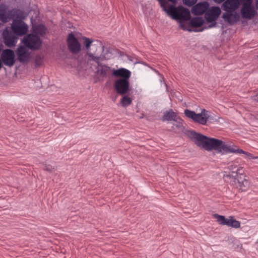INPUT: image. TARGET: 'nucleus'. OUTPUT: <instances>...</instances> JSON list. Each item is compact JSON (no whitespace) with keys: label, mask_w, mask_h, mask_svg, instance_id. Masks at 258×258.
Returning a JSON list of instances; mask_svg holds the SVG:
<instances>
[{"label":"nucleus","mask_w":258,"mask_h":258,"mask_svg":"<svg viewBox=\"0 0 258 258\" xmlns=\"http://www.w3.org/2000/svg\"><path fill=\"white\" fill-rule=\"evenodd\" d=\"M23 14L24 12L20 9H9V6L6 4L2 3L0 5V21L3 23H7L17 16L20 17Z\"/></svg>","instance_id":"20e7f679"},{"label":"nucleus","mask_w":258,"mask_h":258,"mask_svg":"<svg viewBox=\"0 0 258 258\" xmlns=\"http://www.w3.org/2000/svg\"><path fill=\"white\" fill-rule=\"evenodd\" d=\"M188 137L199 147L211 151L214 138H209L194 131L187 132Z\"/></svg>","instance_id":"7ed1b4c3"},{"label":"nucleus","mask_w":258,"mask_h":258,"mask_svg":"<svg viewBox=\"0 0 258 258\" xmlns=\"http://www.w3.org/2000/svg\"><path fill=\"white\" fill-rule=\"evenodd\" d=\"M41 167L44 170H46L50 172H52L55 170L54 167H52L50 165L43 164Z\"/></svg>","instance_id":"c756f323"},{"label":"nucleus","mask_w":258,"mask_h":258,"mask_svg":"<svg viewBox=\"0 0 258 258\" xmlns=\"http://www.w3.org/2000/svg\"><path fill=\"white\" fill-rule=\"evenodd\" d=\"M84 44L87 50L86 55L88 56V61H98L102 59V56H99L100 52H103L104 46L100 41H97L96 44H93V40L89 38L83 37Z\"/></svg>","instance_id":"f257e3e1"},{"label":"nucleus","mask_w":258,"mask_h":258,"mask_svg":"<svg viewBox=\"0 0 258 258\" xmlns=\"http://www.w3.org/2000/svg\"><path fill=\"white\" fill-rule=\"evenodd\" d=\"M214 217L220 225H227L228 227H231L234 228H238L240 226V222L233 219L232 217L226 218L225 216L219 215L217 214H214Z\"/></svg>","instance_id":"1a4fd4ad"},{"label":"nucleus","mask_w":258,"mask_h":258,"mask_svg":"<svg viewBox=\"0 0 258 258\" xmlns=\"http://www.w3.org/2000/svg\"><path fill=\"white\" fill-rule=\"evenodd\" d=\"M21 42L29 49L33 50H38L42 45V40L39 36L30 33L25 35Z\"/></svg>","instance_id":"423d86ee"},{"label":"nucleus","mask_w":258,"mask_h":258,"mask_svg":"<svg viewBox=\"0 0 258 258\" xmlns=\"http://www.w3.org/2000/svg\"><path fill=\"white\" fill-rule=\"evenodd\" d=\"M3 38L5 44L9 47L15 46L18 40L17 36L7 30L4 31Z\"/></svg>","instance_id":"f3484780"},{"label":"nucleus","mask_w":258,"mask_h":258,"mask_svg":"<svg viewBox=\"0 0 258 258\" xmlns=\"http://www.w3.org/2000/svg\"><path fill=\"white\" fill-rule=\"evenodd\" d=\"M174 121L175 122L172 126V130L175 131V132L182 131L184 129L183 120L178 116Z\"/></svg>","instance_id":"b1692460"},{"label":"nucleus","mask_w":258,"mask_h":258,"mask_svg":"<svg viewBox=\"0 0 258 258\" xmlns=\"http://www.w3.org/2000/svg\"><path fill=\"white\" fill-rule=\"evenodd\" d=\"M112 74L117 77H121L120 79L129 80L131 76V72L127 69L120 68L117 70L112 69Z\"/></svg>","instance_id":"aec40b11"},{"label":"nucleus","mask_w":258,"mask_h":258,"mask_svg":"<svg viewBox=\"0 0 258 258\" xmlns=\"http://www.w3.org/2000/svg\"><path fill=\"white\" fill-rule=\"evenodd\" d=\"M47 28L43 24H36L32 26L31 31L32 33L39 37H43L47 32Z\"/></svg>","instance_id":"4be33fe9"},{"label":"nucleus","mask_w":258,"mask_h":258,"mask_svg":"<svg viewBox=\"0 0 258 258\" xmlns=\"http://www.w3.org/2000/svg\"><path fill=\"white\" fill-rule=\"evenodd\" d=\"M185 115L192 121L199 124L205 125L212 118L210 116V112L205 108L201 109L200 113H197L194 111L186 109L184 111Z\"/></svg>","instance_id":"f03ea898"},{"label":"nucleus","mask_w":258,"mask_h":258,"mask_svg":"<svg viewBox=\"0 0 258 258\" xmlns=\"http://www.w3.org/2000/svg\"><path fill=\"white\" fill-rule=\"evenodd\" d=\"M24 19L23 14L19 17L17 16L13 19L11 24L12 30L17 36L25 35L28 32L29 26L23 20Z\"/></svg>","instance_id":"39448f33"},{"label":"nucleus","mask_w":258,"mask_h":258,"mask_svg":"<svg viewBox=\"0 0 258 258\" xmlns=\"http://www.w3.org/2000/svg\"><path fill=\"white\" fill-rule=\"evenodd\" d=\"M170 5H173L174 6L177 3V0H165Z\"/></svg>","instance_id":"2f4dec72"},{"label":"nucleus","mask_w":258,"mask_h":258,"mask_svg":"<svg viewBox=\"0 0 258 258\" xmlns=\"http://www.w3.org/2000/svg\"><path fill=\"white\" fill-rule=\"evenodd\" d=\"M178 116L176 112H174L172 109H170L164 113L162 119L163 121H174Z\"/></svg>","instance_id":"393cba45"},{"label":"nucleus","mask_w":258,"mask_h":258,"mask_svg":"<svg viewBox=\"0 0 258 258\" xmlns=\"http://www.w3.org/2000/svg\"><path fill=\"white\" fill-rule=\"evenodd\" d=\"M15 53L13 50L6 49L3 50L1 59L5 66L11 67L15 64Z\"/></svg>","instance_id":"f8f14e48"},{"label":"nucleus","mask_w":258,"mask_h":258,"mask_svg":"<svg viewBox=\"0 0 258 258\" xmlns=\"http://www.w3.org/2000/svg\"><path fill=\"white\" fill-rule=\"evenodd\" d=\"M67 44L69 51L74 54L78 53L81 50L80 43L72 32L68 35Z\"/></svg>","instance_id":"9d476101"},{"label":"nucleus","mask_w":258,"mask_h":258,"mask_svg":"<svg viewBox=\"0 0 258 258\" xmlns=\"http://www.w3.org/2000/svg\"><path fill=\"white\" fill-rule=\"evenodd\" d=\"M237 177V178L236 177L232 178L236 187L242 191L247 190L249 185L248 180L243 177L242 175H238Z\"/></svg>","instance_id":"a211bd4d"},{"label":"nucleus","mask_w":258,"mask_h":258,"mask_svg":"<svg viewBox=\"0 0 258 258\" xmlns=\"http://www.w3.org/2000/svg\"><path fill=\"white\" fill-rule=\"evenodd\" d=\"M204 20L201 17L192 18L191 20V24L194 27H200L204 23Z\"/></svg>","instance_id":"a878e982"},{"label":"nucleus","mask_w":258,"mask_h":258,"mask_svg":"<svg viewBox=\"0 0 258 258\" xmlns=\"http://www.w3.org/2000/svg\"><path fill=\"white\" fill-rule=\"evenodd\" d=\"M130 87L129 80L117 79L114 84L116 92L120 95L127 94L130 91Z\"/></svg>","instance_id":"9b49d317"},{"label":"nucleus","mask_w":258,"mask_h":258,"mask_svg":"<svg viewBox=\"0 0 258 258\" xmlns=\"http://www.w3.org/2000/svg\"><path fill=\"white\" fill-rule=\"evenodd\" d=\"M43 58L40 55H37L35 58V64L36 67L40 66L43 63Z\"/></svg>","instance_id":"c85d7f7f"},{"label":"nucleus","mask_w":258,"mask_h":258,"mask_svg":"<svg viewBox=\"0 0 258 258\" xmlns=\"http://www.w3.org/2000/svg\"><path fill=\"white\" fill-rule=\"evenodd\" d=\"M246 1V3H249L250 2V3H251V0H245Z\"/></svg>","instance_id":"72a5a7b5"},{"label":"nucleus","mask_w":258,"mask_h":258,"mask_svg":"<svg viewBox=\"0 0 258 258\" xmlns=\"http://www.w3.org/2000/svg\"><path fill=\"white\" fill-rule=\"evenodd\" d=\"M120 103L123 107H127L132 103V100L127 96H123L120 100Z\"/></svg>","instance_id":"bb28decb"},{"label":"nucleus","mask_w":258,"mask_h":258,"mask_svg":"<svg viewBox=\"0 0 258 258\" xmlns=\"http://www.w3.org/2000/svg\"><path fill=\"white\" fill-rule=\"evenodd\" d=\"M209 7V5L206 2L198 3L192 8V12L195 15H202L208 11Z\"/></svg>","instance_id":"412c9836"},{"label":"nucleus","mask_w":258,"mask_h":258,"mask_svg":"<svg viewBox=\"0 0 258 258\" xmlns=\"http://www.w3.org/2000/svg\"><path fill=\"white\" fill-rule=\"evenodd\" d=\"M228 168L231 171V173H229L227 176L232 178L236 177L238 174L242 175L243 172V167L240 165L238 160L229 162L228 164Z\"/></svg>","instance_id":"ddd939ff"},{"label":"nucleus","mask_w":258,"mask_h":258,"mask_svg":"<svg viewBox=\"0 0 258 258\" xmlns=\"http://www.w3.org/2000/svg\"><path fill=\"white\" fill-rule=\"evenodd\" d=\"M99 56H102L103 58L99 59L98 61H95L97 64V73L102 77H106L110 74L112 70L108 66L100 63V61L105 59V55L101 53Z\"/></svg>","instance_id":"4468645a"},{"label":"nucleus","mask_w":258,"mask_h":258,"mask_svg":"<svg viewBox=\"0 0 258 258\" xmlns=\"http://www.w3.org/2000/svg\"><path fill=\"white\" fill-rule=\"evenodd\" d=\"M28 48L24 45H19L16 51L19 61L22 63H25L29 61L30 54L28 51Z\"/></svg>","instance_id":"2eb2a0df"},{"label":"nucleus","mask_w":258,"mask_h":258,"mask_svg":"<svg viewBox=\"0 0 258 258\" xmlns=\"http://www.w3.org/2000/svg\"><path fill=\"white\" fill-rule=\"evenodd\" d=\"M238 154H243L246 156L247 158L248 159H258V156H254L251 153L249 152H245L242 149H237L236 150V153Z\"/></svg>","instance_id":"cd10ccee"},{"label":"nucleus","mask_w":258,"mask_h":258,"mask_svg":"<svg viewBox=\"0 0 258 258\" xmlns=\"http://www.w3.org/2000/svg\"><path fill=\"white\" fill-rule=\"evenodd\" d=\"M223 18L230 24H234L238 21L239 17L237 13H225L223 14Z\"/></svg>","instance_id":"5701e85b"},{"label":"nucleus","mask_w":258,"mask_h":258,"mask_svg":"<svg viewBox=\"0 0 258 258\" xmlns=\"http://www.w3.org/2000/svg\"><path fill=\"white\" fill-rule=\"evenodd\" d=\"M237 149V148L236 146H230L222 141L216 139H214L211 147V150H215L222 154L228 153H236Z\"/></svg>","instance_id":"0eeeda50"},{"label":"nucleus","mask_w":258,"mask_h":258,"mask_svg":"<svg viewBox=\"0 0 258 258\" xmlns=\"http://www.w3.org/2000/svg\"><path fill=\"white\" fill-rule=\"evenodd\" d=\"M239 5L238 0H226L223 4L222 8L226 13H232L238 8Z\"/></svg>","instance_id":"6ab92c4d"},{"label":"nucleus","mask_w":258,"mask_h":258,"mask_svg":"<svg viewBox=\"0 0 258 258\" xmlns=\"http://www.w3.org/2000/svg\"><path fill=\"white\" fill-rule=\"evenodd\" d=\"M197 2V0H183V3L188 7L193 6Z\"/></svg>","instance_id":"7c9ffc66"},{"label":"nucleus","mask_w":258,"mask_h":258,"mask_svg":"<svg viewBox=\"0 0 258 258\" xmlns=\"http://www.w3.org/2000/svg\"><path fill=\"white\" fill-rule=\"evenodd\" d=\"M221 9L218 7H212L205 14V18L206 21L210 24L208 26H205V28H211L215 27L217 23L215 22L221 14Z\"/></svg>","instance_id":"6e6552de"},{"label":"nucleus","mask_w":258,"mask_h":258,"mask_svg":"<svg viewBox=\"0 0 258 258\" xmlns=\"http://www.w3.org/2000/svg\"><path fill=\"white\" fill-rule=\"evenodd\" d=\"M2 47H3V45L2 44L0 43V52L2 51Z\"/></svg>","instance_id":"473e14b6"},{"label":"nucleus","mask_w":258,"mask_h":258,"mask_svg":"<svg viewBox=\"0 0 258 258\" xmlns=\"http://www.w3.org/2000/svg\"><path fill=\"white\" fill-rule=\"evenodd\" d=\"M241 13L242 17L246 19H251L256 15V11L251 6V3L249 2L243 4L241 8Z\"/></svg>","instance_id":"dca6fc26"}]
</instances>
